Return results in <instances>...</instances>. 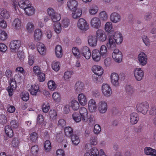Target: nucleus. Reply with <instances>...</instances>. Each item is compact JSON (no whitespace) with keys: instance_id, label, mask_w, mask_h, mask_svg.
I'll use <instances>...</instances> for the list:
<instances>
[{"instance_id":"1","label":"nucleus","mask_w":156,"mask_h":156,"mask_svg":"<svg viewBox=\"0 0 156 156\" xmlns=\"http://www.w3.org/2000/svg\"><path fill=\"white\" fill-rule=\"evenodd\" d=\"M122 41L121 34L118 31L116 32L109 37L107 46L108 49H113L116 48V44H120Z\"/></svg>"},{"instance_id":"2","label":"nucleus","mask_w":156,"mask_h":156,"mask_svg":"<svg viewBox=\"0 0 156 156\" xmlns=\"http://www.w3.org/2000/svg\"><path fill=\"white\" fill-rule=\"evenodd\" d=\"M21 8L23 9L26 14L28 16H31L34 13L35 9L29 3V2L27 0L24 2H21Z\"/></svg>"},{"instance_id":"3","label":"nucleus","mask_w":156,"mask_h":156,"mask_svg":"<svg viewBox=\"0 0 156 156\" xmlns=\"http://www.w3.org/2000/svg\"><path fill=\"white\" fill-rule=\"evenodd\" d=\"M149 106V104L146 101L137 104L136 105L137 110V112L145 115L148 111Z\"/></svg>"},{"instance_id":"4","label":"nucleus","mask_w":156,"mask_h":156,"mask_svg":"<svg viewBox=\"0 0 156 156\" xmlns=\"http://www.w3.org/2000/svg\"><path fill=\"white\" fill-rule=\"evenodd\" d=\"M78 28L83 31H86L89 28V25L86 21L83 18H80L78 20L77 23Z\"/></svg>"},{"instance_id":"5","label":"nucleus","mask_w":156,"mask_h":156,"mask_svg":"<svg viewBox=\"0 0 156 156\" xmlns=\"http://www.w3.org/2000/svg\"><path fill=\"white\" fill-rule=\"evenodd\" d=\"M21 42L20 41L15 40L11 41L9 44L11 51L13 52H16L18 51Z\"/></svg>"},{"instance_id":"6","label":"nucleus","mask_w":156,"mask_h":156,"mask_svg":"<svg viewBox=\"0 0 156 156\" xmlns=\"http://www.w3.org/2000/svg\"><path fill=\"white\" fill-rule=\"evenodd\" d=\"M112 55L115 61L118 63L121 62L122 59V54L119 50L117 49H114Z\"/></svg>"},{"instance_id":"7","label":"nucleus","mask_w":156,"mask_h":156,"mask_svg":"<svg viewBox=\"0 0 156 156\" xmlns=\"http://www.w3.org/2000/svg\"><path fill=\"white\" fill-rule=\"evenodd\" d=\"M102 91L106 97H108L112 94V90L110 87L107 84H103L102 86Z\"/></svg>"},{"instance_id":"8","label":"nucleus","mask_w":156,"mask_h":156,"mask_svg":"<svg viewBox=\"0 0 156 156\" xmlns=\"http://www.w3.org/2000/svg\"><path fill=\"white\" fill-rule=\"evenodd\" d=\"M133 72L134 77L137 80L140 81L143 79L144 76V72L141 68H136Z\"/></svg>"},{"instance_id":"9","label":"nucleus","mask_w":156,"mask_h":156,"mask_svg":"<svg viewBox=\"0 0 156 156\" xmlns=\"http://www.w3.org/2000/svg\"><path fill=\"white\" fill-rule=\"evenodd\" d=\"M96 37L97 39L101 42L105 41L107 38V36L105 32L102 30H98L96 33Z\"/></svg>"},{"instance_id":"10","label":"nucleus","mask_w":156,"mask_h":156,"mask_svg":"<svg viewBox=\"0 0 156 156\" xmlns=\"http://www.w3.org/2000/svg\"><path fill=\"white\" fill-rule=\"evenodd\" d=\"M87 41L89 45L94 47L97 45L98 39L94 35H90L87 37Z\"/></svg>"},{"instance_id":"11","label":"nucleus","mask_w":156,"mask_h":156,"mask_svg":"<svg viewBox=\"0 0 156 156\" xmlns=\"http://www.w3.org/2000/svg\"><path fill=\"white\" fill-rule=\"evenodd\" d=\"M91 56L93 60L96 62L99 61L102 57L99 51L97 49H94L92 51Z\"/></svg>"},{"instance_id":"12","label":"nucleus","mask_w":156,"mask_h":156,"mask_svg":"<svg viewBox=\"0 0 156 156\" xmlns=\"http://www.w3.org/2000/svg\"><path fill=\"white\" fill-rule=\"evenodd\" d=\"M81 53L87 59H89L91 55L90 48L87 46L83 47L81 51Z\"/></svg>"},{"instance_id":"13","label":"nucleus","mask_w":156,"mask_h":156,"mask_svg":"<svg viewBox=\"0 0 156 156\" xmlns=\"http://www.w3.org/2000/svg\"><path fill=\"white\" fill-rule=\"evenodd\" d=\"M138 59L139 63L141 65L145 66L147 63V56L143 52H141L139 54Z\"/></svg>"},{"instance_id":"14","label":"nucleus","mask_w":156,"mask_h":156,"mask_svg":"<svg viewBox=\"0 0 156 156\" xmlns=\"http://www.w3.org/2000/svg\"><path fill=\"white\" fill-rule=\"evenodd\" d=\"M111 81L112 84L115 86L118 87L119 85V76L116 73H112L111 75Z\"/></svg>"},{"instance_id":"15","label":"nucleus","mask_w":156,"mask_h":156,"mask_svg":"<svg viewBox=\"0 0 156 156\" xmlns=\"http://www.w3.org/2000/svg\"><path fill=\"white\" fill-rule=\"evenodd\" d=\"M67 5L68 8L70 10L74 11L77 8L78 3L75 0H70L67 2Z\"/></svg>"},{"instance_id":"16","label":"nucleus","mask_w":156,"mask_h":156,"mask_svg":"<svg viewBox=\"0 0 156 156\" xmlns=\"http://www.w3.org/2000/svg\"><path fill=\"white\" fill-rule=\"evenodd\" d=\"M122 18L120 15L117 13L113 12L110 16V19L111 21L115 23L121 21Z\"/></svg>"},{"instance_id":"17","label":"nucleus","mask_w":156,"mask_h":156,"mask_svg":"<svg viewBox=\"0 0 156 156\" xmlns=\"http://www.w3.org/2000/svg\"><path fill=\"white\" fill-rule=\"evenodd\" d=\"M82 120L83 122H87L88 119V112L87 109L84 107H81L79 110Z\"/></svg>"},{"instance_id":"18","label":"nucleus","mask_w":156,"mask_h":156,"mask_svg":"<svg viewBox=\"0 0 156 156\" xmlns=\"http://www.w3.org/2000/svg\"><path fill=\"white\" fill-rule=\"evenodd\" d=\"M89 109L91 112H94L96 111L97 106L95 100L93 99L90 100L88 103Z\"/></svg>"},{"instance_id":"19","label":"nucleus","mask_w":156,"mask_h":156,"mask_svg":"<svg viewBox=\"0 0 156 156\" xmlns=\"http://www.w3.org/2000/svg\"><path fill=\"white\" fill-rule=\"evenodd\" d=\"M90 24L93 27L98 29L101 26V21L98 18L95 17L91 19Z\"/></svg>"},{"instance_id":"20","label":"nucleus","mask_w":156,"mask_h":156,"mask_svg":"<svg viewBox=\"0 0 156 156\" xmlns=\"http://www.w3.org/2000/svg\"><path fill=\"white\" fill-rule=\"evenodd\" d=\"M98 109L99 112L101 113H105L107 109V105L104 101H100L98 104Z\"/></svg>"},{"instance_id":"21","label":"nucleus","mask_w":156,"mask_h":156,"mask_svg":"<svg viewBox=\"0 0 156 156\" xmlns=\"http://www.w3.org/2000/svg\"><path fill=\"white\" fill-rule=\"evenodd\" d=\"M139 119L138 114L135 112H133L130 115V122L132 125L136 124Z\"/></svg>"},{"instance_id":"22","label":"nucleus","mask_w":156,"mask_h":156,"mask_svg":"<svg viewBox=\"0 0 156 156\" xmlns=\"http://www.w3.org/2000/svg\"><path fill=\"white\" fill-rule=\"evenodd\" d=\"M92 70L94 74L101 76L103 73V70L101 67L98 66H94L92 68Z\"/></svg>"},{"instance_id":"23","label":"nucleus","mask_w":156,"mask_h":156,"mask_svg":"<svg viewBox=\"0 0 156 156\" xmlns=\"http://www.w3.org/2000/svg\"><path fill=\"white\" fill-rule=\"evenodd\" d=\"M78 100L80 104L83 106L85 105L87 102L86 96L82 93L78 95Z\"/></svg>"},{"instance_id":"24","label":"nucleus","mask_w":156,"mask_h":156,"mask_svg":"<svg viewBox=\"0 0 156 156\" xmlns=\"http://www.w3.org/2000/svg\"><path fill=\"white\" fill-rule=\"evenodd\" d=\"M30 91L32 95H36L37 93L40 91L38 85L36 84L32 85Z\"/></svg>"},{"instance_id":"25","label":"nucleus","mask_w":156,"mask_h":156,"mask_svg":"<svg viewBox=\"0 0 156 156\" xmlns=\"http://www.w3.org/2000/svg\"><path fill=\"white\" fill-rule=\"evenodd\" d=\"M37 50L39 52L41 55H43L45 54L46 50L44 48V45L40 42L37 43Z\"/></svg>"},{"instance_id":"26","label":"nucleus","mask_w":156,"mask_h":156,"mask_svg":"<svg viewBox=\"0 0 156 156\" xmlns=\"http://www.w3.org/2000/svg\"><path fill=\"white\" fill-rule=\"evenodd\" d=\"M42 35L41 30L39 29H36L34 33V40L37 41H40L42 38Z\"/></svg>"},{"instance_id":"27","label":"nucleus","mask_w":156,"mask_h":156,"mask_svg":"<svg viewBox=\"0 0 156 156\" xmlns=\"http://www.w3.org/2000/svg\"><path fill=\"white\" fill-rule=\"evenodd\" d=\"M145 153L148 155H156V150L150 147H146L144 149Z\"/></svg>"},{"instance_id":"28","label":"nucleus","mask_w":156,"mask_h":156,"mask_svg":"<svg viewBox=\"0 0 156 156\" xmlns=\"http://www.w3.org/2000/svg\"><path fill=\"white\" fill-rule=\"evenodd\" d=\"M55 53L56 57L58 58L62 57V50L61 45H57L55 49Z\"/></svg>"},{"instance_id":"29","label":"nucleus","mask_w":156,"mask_h":156,"mask_svg":"<svg viewBox=\"0 0 156 156\" xmlns=\"http://www.w3.org/2000/svg\"><path fill=\"white\" fill-rule=\"evenodd\" d=\"M83 83L81 82H77L75 85V90L77 93L82 92L83 90Z\"/></svg>"},{"instance_id":"30","label":"nucleus","mask_w":156,"mask_h":156,"mask_svg":"<svg viewBox=\"0 0 156 156\" xmlns=\"http://www.w3.org/2000/svg\"><path fill=\"white\" fill-rule=\"evenodd\" d=\"M99 51L103 58H105L107 56V49L105 46L102 45L100 47Z\"/></svg>"},{"instance_id":"31","label":"nucleus","mask_w":156,"mask_h":156,"mask_svg":"<svg viewBox=\"0 0 156 156\" xmlns=\"http://www.w3.org/2000/svg\"><path fill=\"white\" fill-rule=\"evenodd\" d=\"M72 11L74 12L72 14V16L74 19H76L80 17L82 15V11L80 9L77 8L75 10Z\"/></svg>"},{"instance_id":"32","label":"nucleus","mask_w":156,"mask_h":156,"mask_svg":"<svg viewBox=\"0 0 156 156\" xmlns=\"http://www.w3.org/2000/svg\"><path fill=\"white\" fill-rule=\"evenodd\" d=\"M0 15L5 19H8L10 16L9 12L4 8L0 9Z\"/></svg>"},{"instance_id":"33","label":"nucleus","mask_w":156,"mask_h":156,"mask_svg":"<svg viewBox=\"0 0 156 156\" xmlns=\"http://www.w3.org/2000/svg\"><path fill=\"white\" fill-rule=\"evenodd\" d=\"M70 137H71V139L73 144L76 145L80 143V140L79 136L77 135L74 134Z\"/></svg>"},{"instance_id":"34","label":"nucleus","mask_w":156,"mask_h":156,"mask_svg":"<svg viewBox=\"0 0 156 156\" xmlns=\"http://www.w3.org/2000/svg\"><path fill=\"white\" fill-rule=\"evenodd\" d=\"M5 130L6 134L10 137L13 136V131L11 127L9 125L6 126L5 128Z\"/></svg>"},{"instance_id":"35","label":"nucleus","mask_w":156,"mask_h":156,"mask_svg":"<svg viewBox=\"0 0 156 156\" xmlns=\"http://www.w3.org/2000/svg\"><path fill=\"white\" fill-rule=\"evenodd\" d=\"M64 132L65 135L68 137H70L74 134L73 133L72 128L69 126L66 127L65 128Z\"/></svg>"},{"instance_id":"36","label":"nucleus","mask_w":156,"mask_h":156,"mask_svg":"<svg viewBox=\"0 0 156 156\" xmlns=\"http://www.w3.org/2000/svg\"><path fill=\"white\" fill-rule=\"evenodd\" d=\"M21 23L20 20L19 19H16L14 20L13 23V27L16 29H19L20 28Z\"/></svg>"},{"instance_id":"37","label":"nucleus","mask_w":156,"mask_h":156,"mask_svg":"<svg viewBox=\"0 0 156 156\" xmlns=\"http://www.w3.org/2000/svg\"><path fill=\"white\" fill-rule=\"evenodd\" d=\"M70 103V106L73 110H77L79 109L80 106L79 104L76 100H72L71 102Z\"/></svg>"},{"instance_id":"38","label":"nucleus","mask_w":156,"mask_h":156,"mask_svg":"<svg viewBox=\"0 0 156 156\" xmlns=\"http://www.w3.org/2000/svg\"><path fill=\"white\" fill-rule=\"evenodd\" d=\"M54 28L55 32L57 34H59L62 29L61 24L59 22H57L54 24Z\"/></svg>"},{"instance_id":"39","label":"nucleus","mask_w":156,"mask_h":156,"mask_svg":"<svg viewBox=\"0 0 156 156\" xmlns=\"http://www.w3.org/2000/svg\"><path fill=\"white\" fill-rule=\"evenodd\" d=\"M72 116L74 120L76 122H79L82 120L81 116H80V115L77 112L73 113Z\"/></svg>"},{"instance_id":"40","label":"nucleus","mask_w":156,"mask_h":156,"mask_svg":"<svg viewBox=\"0 0 156 156\" xmlns=\"http://www.w3.org/2000/svg\"><path fill=\"white\" fill-rule=\"evenodd\" d=\"M48 85L49 88L51 90H54L57 87L55 83L52 80H50L48 82Z\"/></svg>"},{"instance_id":"41","label":"nucleus","mask_w":156,"mask_h":156,"mask_svg":"<svg viewBox=\"0 0 156 156\" xmlns=\"http://www.w3.org/2000/svg\"><path fill=\"white\" fill-rule=\"evenodd\" d=\"M89 10L90 13L93 15L97 13L98 10V8L96 5H94L90 8Z\"/></svg>"},{"instance_id":"42","label":"nucleus","mask_w":156,"mask_h":156,"mask_svg":"<svg viewBox=\"0 0 156 156\" xmlns=\"http://www.w3.org/2000/svg\"><path fill=\"white\" fill-rule=\"evenodd\" d=\"M60 63L59 62L54 61L52 64V68L55 71H58L60 69Z\"/></svg>"},{"instance_id":"43","label":"nucleus","mask_w":156,"mask_h":156,"mask_svg":"<svg viewBox=\"0 0 156 156\" xmlns=\"http://www.w3.org/2000/svg\"><path fill=\"white\" fill-rule=\"evenodd\" d=\"M99 17L102 20L106 21L108 18V16L106 12L105 11L101 12L99 14Z\"/></svg>"},{"instance_id":"44","label":"nucleus","mask_w":156,"mask_h":156,"mask_svg":"<svg viewBox=\"0 0 156 156\" xmlns=\"http://www.w3.org/2000/svg\"><path fill=\"white\" fill-rule=\"evenodd\" d=\"M49 117L52 119H55L57 116V114L55 110H51L49 112Z\"/></svg>"},{"instance_id":"45","label":"nucleus","mask_w":156,"mask_h":156,"mask_svg":"<svg viewBox=\"0 0 156 156\" xmlns=\"http://www.w3.org/2000/svg\"><path fill=\"white\" fill-rule=\"evenodd\" d=\"M53 99L57 102H59L61 100L60 94L58 92H55L52 95Z\"/></svg>"},{"instance_id":"46","label":"nucleus","mask_w":156,"mask_h":156,"mask_svg":"<svg viewBox=\"0 0 156 156\" xmlns=\"http://www.w3.org/2000/svg\"><path fill=\"white\" fill-rule=\"evenodd\" d=\"M52 21L54 22H58L61 19L60 15L57 13L51 17Z\"/></svg>"},{"instance_id":"47","label":"nucleus","mask_w":156,"mask_h":156,"mask_svg":"<svg viewBox=\"0 0 156 156\" xmlns=\"http://www.w3.org/2000/svg\"><path fill=\"white\" fill-rule=\"evenodd\" d=\"M7 122V118L5 115V113L0 114V123L3 124Z\"/></svg>"},{"instance_id":"48","label":"nucleus","mask_w":156,"mask_h":156,"mask_svg":"<svg viewBox=\"0 0 156 156\" xmlns=\"http://www.w3.org/2000/svg\"><path fill=\"white\" fill-rule=\"evenodd\" d=\"M37 76L38 80L40 82H43L45 80V75L44 73L41 72L38 73Z\"/></svg>"},{"instance_id":"49","label":"nucleus","mask_w":156,"mask_h":156,"mask_svg":"<svg viewBox=\"0 0 156 156\" xmlns=\"http://www.w3.org/2000/svg\"><path fill=\"white\" fill-rule=\"evenodd\" d=\"M44 148L47 151H49L51 148V145L49 140H46L44 143Z\"/></svg>"},{"instance_id":"50","label":"nucleus","mask_w":156,"mask_h":156,"mask_svg":"<svg viewBox=\"0 0 156 156\" xmlns=\"http://www.w3.org/2000/svg\"><path fill=\"white\" fill-rule=\"evenodd\" d=\"M7 37V35L5 32L0 29V39L2 41H4L5 40Z\"/></svg>"},{"instance_id":"51","label":"nucleus","mask_w":156,"mask_h":156,"mask_svg":"<svg viewBox=\"0 0 156 156\" xmlns=\"http://www.w3.org/2000/svg\"><path fill=\"white\" fill-rule=\"evenodd\" d=\"M69 24V21L67 18H65L63 19L61 23L62 26L65 28L67 27Z\"/></svg>"},{"instance_id":"52","label":"nucleus","mask_w":156,"mask_h":156,"mask_svg":"<svg viewBox=\"0 0 156 156\" xmlns=\"http://www.w3.org/2000/svg\"><path fill=\"white\" fill-rule=\"evenodd\" d=\"M149 114L154 116L156 115V105L152 106L149 111Z\"/></svg>"},{"instance_id":"53","label":"nucleus","mask_w":156,"mask_h":156,"mask_svg":"<svg viewBox=\"0 0 156 156\" xmlns=\"http://www.w3.org/2000/svg\"><path fill=\"white\" fill-rule=\"evenodd\" d=\"M72 75V73L71 72L69 71L66 72L64 75V79L66 81H68L69 78H71Z\"/></svg>"},{"instance_id":"54","label":"nucleus","mask_w":156,"mask_h":156,"mask_svg":"<svg viewBox=\"0 0 156 156\" xmlns=\"http://www.w3.org/2000/svg\"><path fill=\"white\" fill-rule=\"evenodd\" d=\"M50 108L49 104L47 103H44L42 107V110L44 112H47Z\"/></svg>"},{"instance_id":"55","label":"nucleus","mask_w":156,"mask_h":156,"mask_svg":"<svg viewBox=\"0 0 156 156\" xmlns=\"http://www.w3.org/2000/svg\"><path fill=\"white\" fill-rule=\"evenodd\" d=\"M112 23L111 22H107L105 25V30L106 31L109 32L112 28Z\"/></svg>"},{"instance_id":"56","label":"nucleus","mask_w":156,"mask_h":156,"mask_svg":"<svg viewBox=\"0 0 156 156\" xmlns=\"http://www.w3.org/2000/svg\"><path fill=\"white\" fill-rule=\"evenodd\" d=\"M38 136H37V134L35 132L31 133L30 135V140L33 142L36 141L37 140Z\"/></svg>"},{"instance_id":"57","label":"nucleus","mask_w":156,"mask_h":156,"mask_svg":"<svg viewBox=\"0 0 156 156\" xmlns=\"http://www.w3.org/2000/svg\"><path fill=\"white\" fill-rule=\"evenodd\" d=\"M90 143L92 145L96 144L97 143V137L94 136H91L90 140Z\"/></svg>"},{"instance_id":"58","label":"nucleus","mask_w":156,"mask_h":156,"mask_svg":"<svg viewBox=\"0 0 156 156\" xmlns=\"http://www.w3.org/2000/svg\"><path fill=\"white\" fill-rule=\"evenodd\" d=\"M142 39L144 42L146 46H149L150 45V42L149 39L147 38V36L143 35L142 36Z\"/></svg>"},{"instance_id":"59","label":"nucleus","mask_w":156,"mask_h":156,"mask_svg":"<svg viewBox=\"0 0 156 156\" xmlns=\"http://www.w3.org/2000/svg\"><path fill=\"white\" fill-rule=\"evenodd\" d=\"M19 141L16 138H14L12 142V145L14 147H17L19 144Z\"/></svg>"},{"instance_id":"60","label":"nucleus","mask_w":156,"mask_h":156,"mask_svg":"<svg viewBox=\"0 0 156 156\" xmlns=\"http://www.w3.org/2000/svg\"><path fill=\"white\" fill-rule=\"evenodd\" d=\"M38 147L37 145H35L31 147V152L33 154H36L38 151Z\"/></svg>"},{"instance_id":"61","label":"nucleus","mask_w":156,"mask_h":156,"mask_svg":"<svg viewBox=\"0 0 156 156\" xmlns=\"http://www.w3.org/2000/svg\"><path fill=\"white\" fill-rule=\"evenodd\" d=\"M34 25L32 23H29L27 25V28L29 32H31L34 30Z\"/></svg>"},{"instance_id":"62","label":"nucleus","mask_w":156,"mask_h":156,"mask_svg":"<svg viewBox=\"0 0 156 156\" xmlns=\"http://www.w3.org/2000/svg\"><path fill=\"white\" fill-rule=\"evenodd\" d=\"M10 125L14 129L17 128L19 126L18 122L15 120H13L11 121Z\"/></svg>"},{"instance_id":"63","label":"nucleus","mask_w":156,"mask_h":156,"mask_svg":"<svg viewBox=\"0 0 156 156\" xmlns=\"http://www.w3.org/2000/svg\"><path fill=\"white\" fill-rule=\"evenodd\" d=\"M22 99L24 101H27L29 99V94L28 93L24 92L22 93Z\"/></svg>"},{"instance_id":"64","label":"nucleus","mask_w":156,"mask_h":156,"mask_svg":"<svg viewBox=\"0 0 156 156\" xmlns=\"http://www.w3.org/2000/svg\"><path fill=\"white\" fill-rule=\"evenodd\" d=\"M101 129L100 126L98 125H95L94 127V131L95 133L98 134L101 131Z\"/></svg>"}]
</instances>
